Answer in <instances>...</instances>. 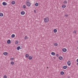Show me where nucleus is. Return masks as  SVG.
Masks as SVG:
<instances>
[{"mask_svg": "<svg viewBox=\"0 0 78 78\" xmlns=\"http://www.w3.org/2000/svg\"><path fill=\"white\" fill-rule=\"evenodd\" d=\"M49 20V18H48V17H46L44 19V22L45 23H47V22H48Z\"/></svg>", "mask_w": 78, "mask_h": 78, "instance_id": "f257e3e1", "label": "nucleus"}, {"mask_svg": "<svg viewBox=\"0 0 78 78\" xmlns=\"http://www.w3.org/2000/svg\"><path fill=\"white\" fill-rule=\"evenodd\" d=\"M26 3L27 6L30 7V6H31V3L28 0H27L26 1Z\"/></svg>", "mask_w": 78, "mask_h": 78, "instance_id": "f03ea898", "label": "nucleus"}, {"mask_svg": "<svg viewBox=\"0 0 78 78\" xmlns=\"http://www.w3.org/2000/svg\"><path fill=\"white\" fill-rule=\"evenodd\" d=\"M2 5L4 6H6L7 5V3L5 2H3L2 3Z\"/></svg>", "mask_w": 78, "mask_h": 78, "instance_id": "7ed1b4c3", "label": "nucleus"}, {"mask_svg": "<svg viewBox=\"0 0 78 78\" xmlns=\"http://www.w3.org/2000/svg\"><path fill=\"white\" fill-rule=\"evenodd\" d=\"M67 64L69 66H70V64H71V62H70V61H68V62H67Z\"/></svg>", "mask_w": 78, "mask_h": 78, "instance_id": "20e7f679", "label": "nucleus"}, {"mask_svg": "<svg viewBox=\"0 0 78 78\" xmlns=\"http://www.w3.org/2000/svg\"><path fill=\"white\" fill-rule=\"evenodd\" d=\"M62 51L64 52H66V51H67V49L66 48H63L62 49Z\"/></svg>", "mask_w": 78, "mask_h": 78, "instance_id": "39448f33", "label": "nucleus"}, {"mask_svg": "<svg viewBox=\"0 0 78 78\" xmlns=\"http://www.w3.org/2000/svg\"><path fill=\"white\" fill-rule=\"evenodd\" d=\"M21 14L22 15H24L25 14V12L24 11H22L21 12Z\"/></svg>", "mask_w": 78, "mask_h": 78, "instance_id": "423d86ee", "label": "nucleus"}, {"mask_svg": "<svg viewBox=\"0 0 78 78\" xmlns=\"http://www.w3.org/2000/svg\"><path fill=\"white\" fill-rule=\"evenodd\" d=\"M7 42L8 44H11V40H8L7 41Z\"/></svg>", "mask_w": 78, "mask_h": 78, "instance_id": "0eeeda50", "label": "nucleus"}, {"mask_svg": "<svg viewBox=\"0 0 78 78\" xmlns=\"http://www.w3.org/2000/svg\"><path fill=\"white\" fill-rule=\"evenodd\" d=\"M58 58L60 60H62V59H63V58H62V56L59 57Z\"/></svg>", "mask_w": 78, "mask_h": 78, "instance_id": "6e6552de", "label": "nucleus"}, {"mask_svg": "<svg viewBox=\"0 0 78 78\" xmlns=\"http://www.w3.org/2000/svg\"><path fill=\"white\" fill-rule=\"evenodd\" d=\"M11 37L12 38H14V37H15V35L14 34H12V35Z\"/></svg>", "mask_w": 78, "mask_h": 78, "instance_id": "1a4fd4ad", "label": "nucleus"}, {"mask_svg": "<svg viewBox=\"0 0 78 78\" xmlns=\"http://www.w3.org/2000/svg\"><path fill=\"white\" fill-rule=\"evenodd\" d=\"M3 55H8V54L7 52H5L3 53Z\"/></svg>", "mask_w": 78, "mask_h": 78, "instance_id": "9d476101", "label": "nucleus"}, {"mask_svg": "<svg viewBox=\"0 0 78 78\" xmlns=\"http://www.w3.org/2000/svg\"><path fill=\"white\" fill-rule=\"evenodd\" d=\"M51 55H53V56H55V53L54 52H52L51 53Z\"/></svg>", "mask_w": 78, "mask_h": 78, "instance_id": "9b49d317", "label": "nucleus"}, {"mask_svg": "<svg viewBox=\"0 0 78 78\" xmlns=\"http://www.w3.org/2000/svg\"><path fill=\"white\" fill-rule=\"evenodd\" d=\"M67 66H63V68L64 69H67Z\"/></svg>", "mask_w": 78, "mask_h": 78, "instance_id": "f8f14e48", "label": "nucleus"}, {"mask_svg": "<svg viewBox=\"0 0 78 78\" xmlns=\"http://www.w3.org/2000/svg\"><path fill=\"white\" fill-rule=\"evenodd\" d=\"M0 16L1 17L3 16V14L2 13H0Z\"/></svg>", "mask_w": 78, "mask_h": 78, "instance_id": "ddd939ff", "label": "nucleus"}, {"mask_svg": "<svg viewBox=\"0 0 78 78\" xmlns=\"http://www.w3.org/2000/svg\"><path fill=\"white\" fill-rule=\"evenodd\" d=\"M25 56L26 58H28L29 57V55L28 54H26Z\"/></svg>", "mask_w": 78, "mask_h": 78, "instance_id": "4468645a", "label": "nucleus"}, {"mask_svg": "<svg viewBox=\"0 0 78 78\" xmlns=\"http://www.w3.org/2000/svg\"><path fill=\"white\" fill-rule=\"evenodd\" d=\"M29 59H30V60L32 59V57L29 56Z\"/></svg>", "mask_w": 78, "mask_h": 78, "instance_id": "2eb2a0df", "label": "nucleus"}, {"mask_svg": "<svg viewBox=\"0 0 78 78\" xmlns=\"http://www.w3.org/2000/svg\"><path fill=\"white\" fill-rule=\"evenodd\" d=\"M28 39V37H27V36H26L25 37L24 39L26 40V39Z\"/></svg>", "mask_w": 78, "mask_h": 78, "instance_id": "dca6fc26", "label": "nucleus"}, {"mask_svg": "<svg viewBox=\"0 0 78 78\" xmlns=\"http://www.w3.org/2000/svg\"><path fill=\"white\" fill-rule=\"evenodd\" d=\"M15 1H12V5H14V4H15Z\"/></svg>", "mask_w": 78, "mask_h": 78, "instance_id": "f3484780", "label": "nucleus"}, {"mask_svg": "<svg viewBox=\"0 0 78 78\" xmlns=\"http://www.w3.org/2000/svg\"><path fill=\"white\" fill-rule=\"evenodd\" d=\"M54 33H56V32H57V30L55 29L54 30Z\"/></svg>", "mask_w": 78, "mask_h": 78, "instance_id": "a211bd4d", "label": "nucleus"}, {"mask_svg": "<svg viewBox=\"0 0 78 78\" xmlns=\"http://www.w3.org/2000/svg\"><path fill=\"white\" fill-rule=\"evenodd\" d=\"M17 50H20V46H18L17 48Z\"/></svg>", "mask_w": 78, "mask_h": 78, "instance_id": "6ab92c4d", "label": "nucleus"}, {"mask_svg": "<svg viewBox=\"0 0 78 78\" xmlns=\"http://www.w3.org/2000/svg\"><path fill=\"white\" fill-rule=\"evenodd\" d=\"M61 75H64V73L63 71H61Z\"/></svg>", "mask_w": 78, "mask_h": 78, "instance_id": "aec40b11", "label": "nucleus"}, {"mask_svg": "<svg viewBox=\"0 0 78 78\" xmlns=\"http://www.w3.org/2000/svg\"><path fill=\"white\" fill-rule=\"evenodd\" d=\"M35 5L36 6H37L39 5V4L37 3H36L35 4Z\"/></svg>", "mask_w": 78, "mask_h": 78, "instance_id": "412c9836", "label": "nucleus"}, {"mask_svg": "<svg viewBox=\"0 0 78 78\" xmlns=\"http://www.w3.org/2000/svg\"><path fill=\"white\" fill-rule=\"evenodd\" d=\"M54 46H58V44H57V43H55L54 44Z\"/></svg>", "mask_w": 78, "mask_h": 78, "instance_id": "4be33fe9", "label": "nucleus"}, {"mask_svg": "<svg viewBox=\"0 0 78 78\" xmlns=\"http://www.w3.org/2000/svg\"><path fill=\"white\" fill-rule=\"evenodd\" d=\"M23 9H25V8H26V6L25 5H24L23 6Z\"/></svg>", "mask_w": 78, "mask_h": 78, "instance_id": "5701e85b", "label": "nucleus"}, {"mask_svg": "<svg viewBox=\"0 0 78 78\" xmlns=\"http://www.w3.org/2000/svg\"><path fill=\"white\" fill-rule=\"evenodd\" d=\"M63 3L65 4H66V3H67V1H64Z\"/></svg>", "mask_w": 78, "mask_h": 78, "instance_id": "b1692460", "label": "nucleus"}, {"mask_svg": "<svg viewBox=\"0 0 78 78\" xmlns=\"http://www.w3.org/2000/svg\"><path fill=\"white\" fill-rule=\"evenodd\" d=\"M62 8H65L66 7V6L65 5H64L63 6L62 5Z\"/></svg>", "mask_w": 78, "mask_h": 78, "instance_id": "393cba45", "label": "nucleus"}, {"mask_svg": "<svg viewBox=\"0 0 78 78\" xmlns=\"http://www.w3.org/2000/svg\"><path fill=\"white\" fill-rule=\"evenodd\" d=\"M11 64H12V65H13V64H14V63L13 62H11Z\"/></svg>", "mask_w": 78, "mask_h": 78, "instance_id": "a878e982", "label": "nucleus"}, {"mask_svg": "<svg viewBox=\"0 0 78 78\" xmlns=\"http://www.w3.org/2000/svg\"><path fill=\"white\" fill-rule=\"evenodd\" d=\"M18 43H19V41H16L15 42L16 44H18Z\"/></svg>", "mask_w": 78, "mask_h": 78, "instance_id": "bb28decb", "label": "nucleus"}, {"mask_svg": "<svg viewBox=\"0 0 78 78\" xmlns=\"http://www.w3.org/2000/svg\"><path fill=\"white\" fill-rule=\"evenodd\" d=\"M4 78H7V76L6 75H5L4 76Z\"/></svg>", "mask_w": 78, "mask_h": 78, "instance_id": "cd10ccee", "label": "nucleus"}, {"mask_svg": "<svg viewBox=\"0 0 78 78\" xmlns=\"http://www.w3.org/2000/svg\"><path fill=\"white\" fill-rule=\"evenodd\" d=\"M65 16L66 17H68V15H65Z\"/></svg>", "mask_w": 78, "mask_h": 78, "instance_id": "c85d7f7f", "label": "nucleus"}, {"mask_svg": "<svg viewBox=\"0 0 78 78\" xmlns=\"http://www.w3.org/2000/svg\"><path fill=\"white\" fill-rule=\"evenodd\" d=\"M10 59L11 60H14V58H11Z\"/></svg>", "mask_w": 78, "mask_h": 78, "instance_id": "c756f323", "label": "nucleus"}, {"mask_svg": "<svg viewBox=\"0 0 78 78\" xmlns=\"http://www.w3.org/2000/svg\"><path fill=\"white\" fill-rule=\"evenodd\" d=\"M56 56H57V57H58V54H56Z\"/></svg>", "mask_w": 78, "mask_h": 78, "instance_id": "7c9ffc66", "label": "nucleus"}, {"mask_svg": "<svg viewBox=\"0 0 78 78\" xmlns=\"http://www.w3.org/2000/svg\"><path fill=\"white\" fill-rule=\"evenodd\" d=\"M34 12L35 13H36V10H34Z\"/></svg>", "mask_w": 78, "mask_h": 78, "instance_id": "2f4dec72", "label": "nucleus"}, {"mask_svg": "<svg viewBox=\"0 0 78 78\" xmlns=\"http://www.w3.org/2000/svg\"><path fill=\"white\" fill-rule=\"evenodd\" d=\"M74 33L75 34H76V31H75H75H74Z\"/></svg>", "mask_w": 78, "mask_h": 78, "instance_id": "473e14b6", "label": "nucleus"}, {"mask_svg": "<svg viewBox=\"0 0 78 78\" xmlns=\"http://www.w3.org/2000/svg\"><path fill=\"white\" fill-rule=\"evenodd\" d=\"M76 61L77 62H78V59H77L76 60Z\"/></svg>", "mask_w": 78, "mask_h": 78, "instance_id": "72a5a7b5", "label": "nucleus"}, {"mask_svg": "<svg viewBox=\"0 0 78 78\" xmlns=\"http://www.w3.org/2000/svg\"><path fill=\"white\" fill-rule=\"evenodd\" d=\"M53 58H54V59H55L56 57H53Z\"/></svg>", "mask_w": 78, "mask_h": 78, "instance_id": "f704fd0d", "label": "nucleus"}, {"mask_svg": "<svg viewBox=\"0 0 78 78\" xmlns=\"http://www.w3.org/2000/svg\"><path fill=\"white\" fill-rule=\"evenodd\" d=\"M76 65H78V63H76Z\"/></svg>", "mask_w": 78, "mask_h": 78, "instance_id": "c9c22d12", "label": "nucleus"}, {"mask_svg": "<svg viewBox=\"0 0 78 78\" xmlns=\"http://www.w3.org/2000/svg\"><path fill=\"white\" fill-rule=\"evenodd\" d=\"M70 77H68V78H70Z\"/></svg>", "mask_w": 78, "mask_h": 78, "instance_id": "e433bc0d", "label": "nucleus"}, {"mask_svg": "<svg viewBox=\"0 0 78 78\" xmlns=\"http://www.w3.org/2000/svg\"><path fill=\"white\" fill-rule=\"evenodd\" d=\"M48 67H47V69H48Z\"/></svg>", "mask_w": 78, "mask_h": 78, "instance_id": "4c0bfd02", "label": "nucleus"}, {"mask_svg": "<svg viewBox=\"0 0 78 78\" xmlns=\"http://www.w3.org/2000/svg\"><path fill=\"white\" fill-rule=\"evenodd\" d=\"M77 42H78V40H77Z\"/></svg>", "mask_w": 78, "mask_h": 78, "instance_id": "58836bf2", "label": "nucleus"}]
</instances>
